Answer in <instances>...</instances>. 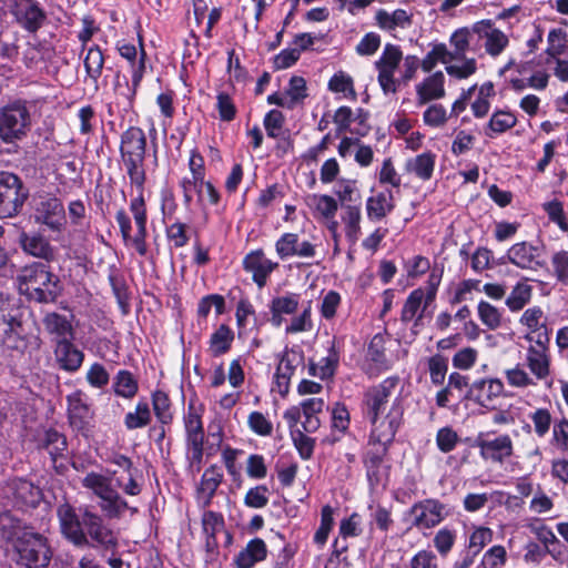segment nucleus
<instances>
[{
    "label": "nucleus",
    "instance_id": "2",
    "mask_svg": "<svg viewBox=\"0 0 568 568\" xmlns=\"http://www.w3.org/2000/svg\"><path fill=\"white\" fill-rule=\"evenodd\" d=\"M398 377H387L366 389L363 414L371 424L369 446L389 447L403 422L404 406Z\"/></svg>",
    "mask_w": 568,
    "mask_h": 568
},
{
    "label": "nucleus",
    "instance_id": "47",
    "mask_svg": "<svg viewBox=\"0 0 568 568\" xmlns=\"http://www.w3.org/2000/svg\"><path fill=\"white\" fill-rule=\"evenodd\" d=\"M448 64L454 62L450 51L444 43L435 44L420 62L423 71L429 72L438 63Z\"/></svg>",
    "mask_w": 568,
    "mask_h": 568
},
{
    "label": "nucleus",
    "instance_id": "15",
    "mask_svg": "<svg viewBox=\"0 0 568 568\" xmlns=\"http://www.w3.org/2000/svg\"><path fill=\"white\" fill-rule=\"evenodd\" d=\"M475 446L479 448V455L484 460L503 464L514 454V444L509 435L503 434L495 438H484L479 435Z\"/></svg>",
    "mask_w": 568,
    "mask_h": 568
},
{
    "label": "nucleus",
    "instance_id": "60",
    "mask_svg": "<svg viewBox=\"0 0 568 568\" xmlns=\"http://www.w3.org/2000/svg\"><path fill=\"white\" fill-rule=\"evenodd\" d=\"M298 304L300 296L297 294L290 293L273 298L270 308H273L275 312L284 315H292L297 311Z\"/></svg>",
    "mask_w": 568,
    "mask_h": 568
},
{
    "label": "nucleus",
    "instance_id": "27",
    "mask_svg": "<svg viewBox=\"0 0 568 568\" xmlns=\"http://www.w3.org/2000/svg\"><path fill=\"white\" fill-rule=\"evenodd\" d=\"M445 77L442 71H437L432 75L424 79L423 82L416 85L417 102L419 105L426 104L432 100L442 99L445 97L444 88Z\"/></svg>",
    "mask_w": 568,
    "mask_h": 568
},
{
    "label": "nucleus",
    "instance_id": "23",
    "mask_svg": "<svg viewBox=\"0 0 568 568\" xmlns=\"http://www.w3.org/2000/svg\"><path fill=\"white\" fill-rule=\"evenodd\" d=\"M14 16L17 21L29 32H37L45 20V12L34 0H18Z\"/></svg>",
    "mask_w": 568,
    "mask_h": 568
},
{
    "label": "nucleus",
    "instance_id": "4",
    "mask_svg": "<svg viewBox=\"0 0 568 568\" xmlns=\"http://www.w3.org/2000/svg\"><path fill=\"white\" fill-rule=\"evenodd\" d=\"M19 292L30 301L52 303L59 296V278L50 267L40 262H33L20 270L17 275Z\"/></svg>",
    "mask_w": 568,
    "mask_h": 568
},
{
    "label": "nucleus",
    "instance_id": "21",
    "mask_svg": "<svg viewBox=\"0 0 568 568\" xmlns=\"http://www.w3.org/2000/svg\"><path fill=\"white\" fill-rule=\"evenodd\" d=\"M73 338L57 339L54 346V358L62 371L74 373L83 361L84 354L72 343Z\"/></svg>",
    "mask_w": 568,
    "mask_h": 568
},
{
    "label": "nucleus",
    "instance_id": "62",
    "mask_svg": "<svg viewBox=\"0 0 568 568\" xmlns=\"http://www.w3.org/2000/svg\"><path fill=\"white\" fill-rule=\"evenodd\" d=\"M551 444L557 449L568 453V419L561 418L554 423Z\"/></svg>",
    "mask_w": 568,
    "mask_h": 568
},
{
    "label": "nucleus",
    "instance_id": "3",
    "mask_svg": "<svg viewBox=\"0 0 568 568\" xmlns=\"http://www.w3.org/2000/svg\"><path fill=\"white\" fill-rule=\"evenodd\" d=\"M0 529L12 542L19 568H48L52 554L43 535L14 523L9 515L0 516Z\"/></svg>",
    "mask_w": 568,
    "mask_h": 568
},
{
    "label": "nucleus",
    "instance_id": "29",
    "mask_svg": "<svg viewBox=\"0 0 568 568\" xmlns=\"http://www.w3.org/2000/svg\"><path fill=\"white\" fill-rule=\"evenodd\" d=\"M339 347L334 338L327 348V355L325 357L318 363L310 362V374L321 379L332 378L339 363Z\"/></svg>",
    "mask_w": 568,
    "mask_h": 568
},
{
    "label": "nucleus",
    "instance_id": "46",
    "mask_svg": "<svg viewBox=\"0 0 568 568\" xmlns=\"http://www.w3.org/2000/svg\"><path fill=\"white\" fill-rule=\"evenodd\" d=\"M99 506L103 514L110 518H120L129 508L128 503L115 490L111 495L100 500Z\"/></svg>",
    "mask_w": 568,
    "mask_h": 568
},
{
    "label": "nucleus",
    "instance_id": "61",
    "mask_svg": "<svg viewBox=\"0 0 568 568\" xmlns=\"http://www.w3.org/2000/svg\"><path fill=\"white\" fill-rule=\"evenodd\" d=\"M534 432L538 437H544L550 429L552 417L547 408H537L530 414Z\"/></svg>",
    "mask_w": 568,
    "mask_h": 568
},
{
    "label": "nucleus",
    "instance_id": "33",
    "mask_svg": "<svg viewBox=\"0 0 568 568\" xmlns=\"http://www.w3.org/2000/svg\"><path fill=\"white\" fill-rule=\"evenodd\" d=\"M48 334L54 335L57 339L74 338V329L71 321L57 312L47 313L42 320Z\"/></svg>",
    "mask_w": 568,
    "mask_h": 568
},
{
    "label": "nucleus",
    "instance_id": "10",
    "mask_svg": "<svg viewBox=\"0 0 568 568\" xmlns=\"http://www.w3.org/2000/svg\"><path fill=\"white\" fill-rule=\"evenodd\" d=\"M412 527L428 530L438 526L447 516L446 506L438 499L427 498L409 508Z\"/></svg>",
    "mask_w": 568,
    "mask_h": 568
},
{
    "label": "nucleus",
    "instance_id": "17",
    "mask_svg": "<svg viewBox=\"0 0 568 568\" xmlns=\"http://www.w3.org/2000/svg\"><path fill=\"white\" fill-rule=\"evenodd\" d=\"M473 32L477 39H483V45L491 57H498L509 42L507 36L496 28L491 20H481L474 23Z\"/></svg>",
    "mask_w": 568,
    "mask_h": 568
},
{
    "label": "nucleus",
    "instance_id": "16",
    "mask_svg": "<svg viewBox=\"0 0 568 568\" xmlns=\"http://www.w3.org/2000/svg\"><path fill=\"white\" fill-rule=\"evenodd\" d=\"M541 250L529 242L523 241L515 243L507 251V260L521 270L537 271L542 268L546 263L540 260Z\"/></svg>",
    "mask_w": 568,
    "mask_h": 568
},
{
    "label": "nucleus",
    "instance_id": "53",
    "mask_svg": "<svg viewBox=\"0 0 568 568\" xmlns=\"http://www.w3.org/2000/svg\"><path fill=\"white\" fill-rule=\"evenodd\" d=\"M455 541L456 531L447 527L439 529L433 538L434 547L442 557H445L450 552Z\"/></svg>",
    "mask_w": 568,
    "mask_h": 568
},
{
    "label": "nucleus",
    "instance_id": "49",
    "mask_svg": "<svg viewBox=\"0 0 568 568\" xmlns=\"http://www.w3.org/2000/svg\"><path fill=\"white\" fill-rule=\"evenodd\" d=\"M103 64L104 57L101 49L98 45L91 47L84 58V68L87 74L94 81V83L98 82V79L102 73Z\"/></svg>",
    "mask_w": 568,
    "mask_h": 568
},
{
    "label": "nucleus",
    "instance_id": "42",
    "mask_svg": "<svg viewBox=\"0 0 568 568\" xmlns=\"http://www.w3.org/2000/svg\"><path fill=\"white\" fill-rule=\"evenodd\" d=\"M307 204L313 207L322 217L326 220L334 219L338 203L331 195L312 194L307 197Z\"/></svg>",
    "mask_w": 568,
    "mask_h": 568
},
{
    "label": "nucleus",
    "instance_id": "41",
    "mask_svg": "<svg viewBox=\"0 0 568 568\" xmlns=\"http://www.w3.org/2000/svg\"><path fill=\"white\" fill-rule=\"evenodd\" d=\"M82 485L83 487L92 490L100 500L115 491L110 478L94 471L85 475L82 479Z\"/></svg>",
    "mask_w": 568,
    "mask_h": 568
},
{
    "label": "nucleus",
    "instance_id": "63",
    "mask_svg": "<svg viewBox=\"0 0 568 568\" xmlns=\"http://www.w3.org/2000/svg\"><path fill=\"white\" fill-rule=\"evenodd\" d=\"M554 275L559 283L568 284V251H558L551 256Z\"/></svg>",
    "mask_w": 568,
    "mask_h": 568
},
{
    "label": "nucleus",
    "instance_id": "38",
    "mask_svg": "<svg viewBox=\"0 0 568 568\" xmlns=\"http://www.w3.org/2000/svg\"><path fill=\"white\" fill-rule=\"evenodd\" d=\"M474 38L476 37L473 32V26L470 28H460L450 36L449 42L454 48L450 54L454 61L463 60L466 57V53L470 51V43Z\"/></svg>",
    "mask_w": 568,
    "mask_h": 568
},
{
    "label": "nucleus",
    "instance_id": "20",
    "mask_svg": "<svg viewBox=\"0 0 568 568\" xmlns=\"http://www.w3.org/2000/svg\"><path fill=\"white\" fill-rule=\"evenodd\" d=\"M8 490L13 497V503L19 508H34L42 499L41 489L33 483L17 478L8 484Z\"/></svg>",
    "mask_w": 568,
    "mask_h": 568
},
{
    "label": "nucleus",
    "instance_id": "50",
    "mask_svg": "<svg viewBox=\"0 0 568 568\" xmlns=\"http://www.w3.org/2000/svg\"><path fill=\"white\" fill-rule=\"evenodd\" d=\"M151 420V413L146 402H139L134 412L125 415L124 424L128 429H136L146 426Z\"/></svg>",
    "mask_w": 568,
    "mask_h": 568
},
{
    "label": "nucleus",
    "instance_id": "26",
    "mask_svg": "<svg viewBox=\"0 0 568 568\" xmlns=\"http://www.w3.org/2000/svg\"><path fill=\"white\" fill-rule=\"evenodd\" d=\"M519 323L527 328V333L524 337L527 342H532L534 336H545L544 333L547 337H550V331L546 324L544 311L539 306L525 310L519 318Z\"/></svg>",
    "mask_w": 568,
    "mask_h": 568
},
{
    "label": "nucleus",
    "instance_id": "13",
    "mask_svg": "<svg viewBox=\"0 0 568 568\" xmlns=\"http://www.w3.org/2000/svg\"><path fill=\"white\" fill-rule=\"evenodd\" d=\"M0 341L11 349L22 352L27 348L26 331L17 311L6 313L4 308L0 310Z\"/></svg>",
    "mask_w": 568,
    "mask_h": 568
},
{
    "label": "nucleus",
    "instance_id": "43",
    "mask_svg": "<svg viewBox=\"0 0 568 568\" xmlns=\"http://www.w3.org/2000/svg\"><path fill=\"white\" fill-rule=\"evenodd\" d=\"M42 445L51 456L53 466L57 467L55 463L58 457H61L67 449L65 437L55 429H49L44 434Z\"/></svg>",
    "mask_w": 568,
    "mask_h": 568
},
{
    "label": "nucleus",
    "instance_id": "59",
    "mask_svg": "<svg viewBox=\"0 0 568 568\" xmlns=\"http://www.w3.org/2000/svg\"><path fill=\"white\" fill-rule=\"evenodd\" d=\"M285 95L287 97L288 103H292V109L297 103L302 102L307 97L305 79L297 75L292 77Z\"/></svg>",
    "mask_w": 568,
    "mask_h": 568
},
{
    "label": "nucleus",
    "instance_id": "1",
    "mask_svg": "<svg viewBox=\"0 0 568 568\" xmlns=\"http://www.w3.org/2000/svg\"><path fill=\"white\" fill-rule=\"evenodd\" d=\"M120 158L131 185L140 191V195L130 202V211L136 225L135 235L131 236V219L123 209L116 212L115 220L123 240L131 242L136 252L143 256L146 254V209L142 195L146 181V135L141 128L130 126L122 132L120 136Z\"/></svg>",
    "mask_w": 568,
    "mask_h": 568
},
{
    "label": "nucleus",
    "instance_id": "55",
    "mask_svg": "<svg viewBox=\"0 0 568 568\" xmlns=\"http://www.w3.org/2000/svg\"><path fill=\"white\" fill-rule=\"evenodd\" d=\"M516 123L517 118L513 113L508 111H496L488 122V129L494 133H504L514 128Z\"/></svg>",
    "mask_w": 568,
    "mask_h": 568
},
{
    "label": "nucleus",
    "instance_id": "8",
    "mask_svg": "<svg viewBox=\"0 0 568 568\" xmlns=\"http://www.w3.org/2000/svg\"><path fill=\"white\" fill-rule=\"evenodd\" d=\"M403 60V52L396 44L386 43L381 57L374 62L378 72L377 81L384 94L396 93L397 80L395 71Z\"/></svg>",
    "mask_w": 568,
    "mask_h": 568
},
{
    "label": "nucleus",
    "instance_id": "22",
    "mask_svg": "<svg viewBox=\"0 0 568 568\" xmlns=\"http://www.w3.org/2000/svg\"><path fill=\"white\" fill-rule=\"evenodd\" d=\"M276 253L282 260L291 256L311 258L315 255V246L308 241H300L295 233L283 234L275 244Z\"/></svg>",
    "mask_w": 568,
    "mask_h": 568
},
{
    "label": "nucleus",
    "instance_id": "11",
    "mask_svg": "<svg viewBox=\"0 0 568 568\" xmlns=\"http://www.w3.org/2000/svg\"><path fill=\"white\" fill-rule=\"evenodd\" d=\"M57 516L63 537L75 547H88V537L84 536L81 511L78 514L73 506L69 503H63L57 507Z\"/></svg>",
    "mask_w": 568,
    "mask_h": 568
},
{
    "label": "nucleus",
    "instance_id": "44",
    "mask_svg": "<svg viewBox=\"0 0 568 568\" xmlns=\"http://www.w3.org/2000/svg\"><path fill=\"white\" fill-rule=\"evenodd\" d=\"M184 428L186 434V445L194 443H204V429L201 416L192 408L184 416Z\"/></svg>",
    "mask_w": 568,
    "mask_h": 568
},
{
    "label": "nucleus",
    "instance_id": "28",
    "mask_svg": "<svg viewBox=\"0 0 568 568\" xmlns=\"http://www.w3.org/2000/svg\"><path fill=\"white\" fill-rule=\"evenodd\" d=\"M375 22L382 30L388 32L396 29H407L413 23V13L404 9H396L393 12L379 9L375 13Z\"/></svg>",
    "mask_w": 568,
    "mask_h": 568
},
{
    "label": "nucleus",
    "instance_id": "52",
    "mask_svg": "<svg viewBox=\"0 0 568 568\" xmlns=\"http://www.w3.org/2000/svg\"><path fill=\"white\" fill-rule=\"evenodd\" d=\"M335 194L341 201L343 207L344 205L353 204L361 199L359 190L357 189L356 181L354 180H341L337 184Z\"/></svg>",
    "mask_w": 568,
    "mask_h": 568
},
{
    "label": "nucleus",
    "instance_id": "7",
    "mask_svg": "<svg viewBox=\"0 0 568 568\" xmlns=\"http://www.w3.org/2000/svg\"><path fill=\"white\" fill-rule=\"evenodd\" d=\"M30 125V113L24 103L17 101L0 109V138L12 142L26 135Z\"/></svg>",
    "mask_w": 568,
    "mask_h": 568
},
{
    "label": "nucleus",
    "instance_id": "25",
    "mask_svg": "<svg viewBox=\"0 0 568 568\" xmlns=\"http://www.w3.org/2000/svg\"><path fill=\"white\" fill-rule=\"evenodd\" d=\"M244 268L253 274V281L258 287H263L266 283L267 276L272 271L277 267V263H273L264 256V253L258 250L251 252L244 257Z\"/></svg>",
    "mask_w": 568,
    "mask_h": 568
},
{
    "label": "nucleus",
    "instance_id": "14",
    "mask_svg": "<svg viewBox=\"0 0 568 568\" xmlns=\"http://www.w3.org/2000/svg\"><path fill=\"white\" fill-rule=\"evenodd\" d=\"M67 404L71 427L78 432L88 430L94 417L88 395L83 390L77 389L67 396Z\"/></svg>",
    "mask_w": 568,
    "mask_h": 568
},
{
    "label": "nucleus",
    "instance_id": "24",
    "mask_svg": "<svg viewBox=\"0 0 568 568\" xmlns=\"http://www.w3.org/2000/svg\"><path fill=\"white\" fill-rule=\"evenodd\" d=\"M19 244L24 253L42 258L52 261L54 258V248L49 241L39 233L21 232L19 235Z\"/></svg>",
    "mask_w": 568,
    "mask_h": 568
},
{
    "label": "nucleus",
    "instance_id": "57",
    "mask_svg": "<svg viewBox=\"0 0 568 568\" xmlns=\"http://www.w3.org/2000/svg\"><path fill=\"white\" fill-rule=\"evenodd\" d=\"M505 377L513 387L526 388L536 385L534 378L520 365L506 369Z\"/></svg>",
    "mask_w": 568,
    "mask_h": 568
},
{
    "label": "nucleus",
    "instance_id": "19",
    "mask_svg": "<svg viewBox=\"0 0 568 568\" xmlns=\"http://www.w3.org/2000/svg\"><path fill=\"white\" fill-rule=\"evenodd\" d=\"M372 448L364 457L367 480L372 488L385 486L388 477L387 467L384 466V458L388 448L385 446H371Z\"/></svg>",
    "mask_w": 568,
    "mask_h": 568
},
{
    "label": "nucleus",
    "instance_id": "31",
    "mask_svg": "<svg viewBox=\"0 0 568 568\" xmlns=\"http://www.w3.org/2000/svg\"><path fill=\"white\" fill-rule=\"evenodd\" d=\"M266 544L261 538L250 540L244 549H242L234 558L236 568H252L256 562L266 558Z\"/></svg>",
    "mask_w": 568,
    "mask_h": 568
},
{
    "label": "nucleus",
    "instance_id": "48",
    "mask_svg": "<svg viewBox=\"0 0 568 568\" xmlns=\"http://www.w3.org/2000/svg\"><path fill=\"white\" fill-rule=\"evenodd\" d=\"M548 47L546 49V53L549 57L547 62L550 59L559 58L562 53H565L568 42V34L565 30L557 28L552 29L548 33Z\"/></svg>",
    "mask_w": 568,
    "mask_h": 568
},
{
    "label": "nucleus",
    "instance_id": "45",
    "mask_svg": "<svg viewBox=\"0 0 568 568\" xmlns=\"http://www.w3.org/2000/svg\"><path fill=\"white\" fill-rule=\"evenodd\" d=\"M477 313L480 322L490 331H495L501 326L503 313L493 304L480 301L477 305Z\"/></svg>",
    "mask_w": 568,
    "mask_h": 568
},
{
    "label": "nucleus",
    "instance_id": "54",
    "mask_svg": "<svg viewBox=\"0 0 568 568\" xmlns=\"http://www.w3.org/2000/svg\"><path fill=\"white\" fill-rule=\"evenodd\" d=\"M462 63H448L445 68L446 72L456 79L463 80L475 74L477 71V61L474 58H464Z\"/></svg>",
    "mask_w": 568,
    "mask_h": 568
},
{
    "label": "nucleus",
    "instance_id": "37",
    "mask_svg": "<svg viewBox=\"0 0 568 568\" xmlns=\"http://www.w3.org/2000/svg\"><path fill=\"white\" fill-rule=\"evenodd\" d=\"M234 339L233 331L225 324L220 325L210 338V353L214 356H221L227 353Z\"/></svg>",
    "mask_w": 568,
    "mask_h": 568
},
{
    "label": "nucleus",
    "instance_id": "32",
    "mask_svg": "<svg viewBox=\"0 0 568 568\" xmlns=\"http://www.w3.org/2000/svg\"><path fill=\"white\" fill-rule=\"evenodd\" d=\"M436 155L432 152H424L410 158L405 163V171L415 175L422 181H428L433 176Z\"/></svg>",
    "mask_w": 568,
    "mask_h": 568
},
{
    "label": "nucleus",
    "instance_id": "56",
    "mask_svg": "<svg viewBox=\"0 0 568 568\" xmlns=\"http://www.w3.org/2000/svg\"><path fill=\"white\" fill-rule=\"evenodd\" d=\"M544 211L549 220L558 225L562 232L568 231V220L566 217L564 205L558 200H552L542 204Z\"/></svg>",
    "mask_w": 568,
    "mask_h": 568
},
{
    "label": "nucleus",
    "instance_id": "40",
    "mask_svg": "<svg viewBox=\"0 0 568 568\" xmlns=\"http://www.w3.org/2000/svg\"><path fill=\"white\" fill-rule=\"evenodd\" d=\"M139 389L138 381L131 372L126 369L119 371L113 378V390L115 395L123 398H133Z\"/></svg>",
    "mask_w": 568,
    "mask_h": 568
},
{
    "label": "nucleus",
    "instance_id": "6",
    "mask_svg": "<svg viewBox=\"0 0 568 568\" xmlns=\"http://www.w3.org/2000/svg\"><path fill=\"white\" fill-rule=\"evenodd\" d=\"M29 192L21 179L10 172H0V219L16 216L22 209Z\"/></svg>",
    "mask_w": 568,
    "mask_h": 568
},
{
    "label": "nucleus",
    "instance_id": "39",
    "mask_svg": "<svg viewBox=\"0 0 568 568\" xmlns=\"http://www.w3.org/2000/svg\"><path fill=\"white\" fill-rule=\"evenodd\" d=\"M532 297V286L526 282H518L507 296L505 304L511 312L521 311Z\"/></svg>",
    "mask_w": 568,
    "mask_h": 568
},
{
    "label": "nucleus",
    "instance_id": "5",
    "mask_svg": "<svg viewBox=\"0 0 568 568\" xmlns=\"http://www.w3.org/2000/svg\"><path fill=\"white\" fill-rule=\"evenodd\" d=\"M83 517V530L88 547L113 551L118 547L116 534L104 523L102 516L94 513L89 506L80 507Z\"/></svg>",
    "mask_w": 568,
    "mask_h": 568
},
{
    "label": "nucleus",
    "instance_id": "58",
    "mask_svg": "<svg viewBox=\"0 0 568 568\" xmlns=\"http://www.w3.org/2000/svg\"><path fill=\"white\" fill-rule=\"evenodd\" d=\"M424 300V291L422 288L414 290L407 297L403 310H402V321L403 322H412L417 315L418 310Z\"/></svg>",
    "mask_w": 568,
    "mask_h": 568
},
{
    "label": "nucleus",
    "instance_id": "30",
    "mask_svg": "<svg viewBox=\"0 0 568 568\" xmlns=\"http://www.w3.org/2000/svg\"><path fill=\"white\" fill-rule=\"evenodd\" d=\"M395 207V200L392 191L378 192L366 201V213L371 221H381L386 217Z\"/></svg>",
    "mask_w": 568,
    "mask_h": 568
},
{
    "label": "nucleus",
    "instance_id": "9",
    "mask_svg": "<svg viewBox=\"0 0 568 568\" xmlns=\"http://www.w3.org/2000/svg\"><path fill=\"white\" fill-rule=\"evenodd\" d=\"M544 335L546 334L544 333ZM529 343L530 345L527 347L525 355L526 366L537 381H544L550 376V337L534 336V341Z\"/></svg>",
    "mask_w": 568,
    "mask_h": 568
},
{
    "label": "nucleus",
    "instance_id": "18",
    "mask_svg": "<svg viewBox=\"0 0 568 568\" xmlns=\"http://www.w3.org/2000/svg\"><path fill=\"white\" fill-rule=\"evenodd\" d=\"M503 392L504 383L499 378H481L469 386L468 397L481 407L493 409Z\"/></svg>",
    "mask_w": 568,
    "mask_h": 568
},
{
    "label": "nucleus",
    "instance_id": "64",
    "mask_svg": "<svg viewBox=\"0 0 568 568\" xmlns=\"http://www.w3.org/2000/svg\"><path fill=\"white\" fill-rule=\"evenodd\" d=\"M507 552L504 546H493L483 556L484 568H503L506 564Z\"/></svg>",
    "mask_w": 568,
    "mask_h": 568
},
{
    "label": "nucleus",
    "instance_id": "34",
    "mask_svg": "<svg viewBox=\"0 0 568 568\" xmlns=\"http://www.w3.org/2000/svg\"><path fill=\"white\" fill-rule=\"evenodd\" d=\"M223 480V473L216 465H212L206 468L202 475L197 493L200 498L204 500V505L207 506L211 503L216 489Z\"/></svg>",
    "mask_w": 568,
    "mask_h": 568
},
{
    "label": "nucleus",
    "instance_id": "51",
    "mask_svg": "<svg viewBox=\"0 0 568 568\" xmlns=\"http://www.w3.org/2000/svg\"><path fill=\"white\" fill-rule=\"evenodd\" d=\"M328 89L332 92L344 93L346 98L356 100L357 95L354 89L353 79L344 72H338L331 78Z\"/></svg>",
    "mask_w": 568,
    "mask_h": 568
},
{
    "label": "nucleus",
    "instance_id": "35",
    "mask_svg": "<svg viewBox=\"0 0 568 568\" xmlns=\"http://www.w3.org/2000/svg\"><path fill=\"white\" fill-rule=\"evenodd\" d=\"M118 51L120 55L128 61L132 63L133 67V73H132V87L134 90L140 85L143 73L145 70V52L142 49L140 54L139 63L135 65V59H136V48L134 44L126 43V42H119L118 44Z\"/></svg>",
    "mask_w": 568,
    "mask_h": 568
},
{
    "label": "nucleus",
    "instance_id": "36",
    "mask_svg": "<svg viewBox=\"0 0 568 568\" xmlns=\"http://www.w3.org/2000/svg\"><path fill=\"white\" fill-rule=\"evenodd\" d=\"M342 221L345 224L346 237L349 242L356 243L361 234L362 212L358 204H347L343 207Z\"/></svg>",
    "mask_w": 568,
    "mask_h": 568
},
{
    "label": "nucleus",
    "instance_id": "12",
    "mask_svg": "<svg viewBox=\"0 0 568 568\" xmlns=\"http://www.w3.org/2000/svg\"><path fill=\"white\" fill-rule=\"evenodd\" d=\"M33 219L52 232H61L67 224L64 206L55 196H40L34 205Z\"/></svg>",
    "mask_w": 568,
    "mask_h": 568
}]
</instances>
